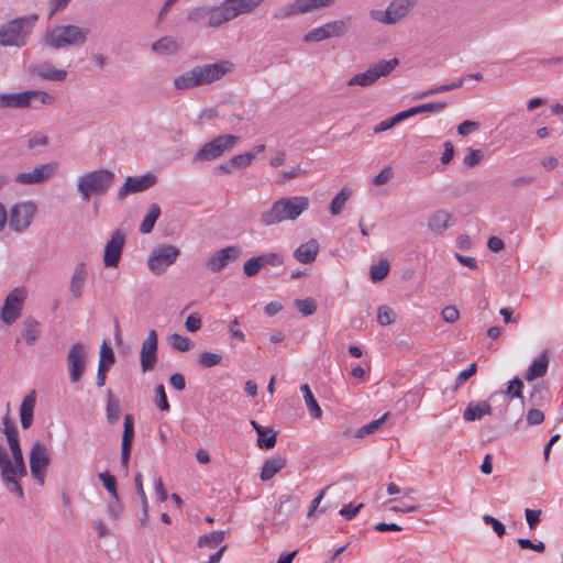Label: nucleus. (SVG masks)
Wrapping results in <instances>:
<instances>
[{
    "label": "nucleus",
    "mask_w": 563,
    "mask_h": 563,
    "mask_svg": "<svg viewBox=\"0 0 563 563\" xmlns=\"http://www.w3.org/2000/svg\"><path fill=\"white\" fill-rule=\"evenodd\" d=\"M350 18L327 22L307 32L303 36L306 43H317L331 37L345 35L350 30Z\"/></svg>",
    "instance_id": "obj_10"
},
{
    "label": "nucleus",
    "mask_w": 563,
    "mask_h": 563,
    "mask_svg": "<svg viewBox=\"0 0 563 563\" xmlns=\"http://www.w3.org/2000/svg\"><path fill=\"white\" fill-rule=\"evenodd\" d=\"M476 364L472 363L468 368L459 373L455 379V387L459 388L462 386L470 377H472L476 373Z\"/></svg>",
    "instance_id": "obj_64"
},
{
    "label": "nucleus",
    "mask_w": 563,
    "mask_h": 563,
    "mask_svg": "<svg viewBox=\"0 0 563 563\" xmlns=\"http://www.w3.org/2000/svg\"><path fill=\"white\" fill-rule=\"evenodd\" d=\"M252 427L257 433V445L261 449H273L276 445L277 437L272 429L262 427L256 421H251Z\"/></svg>",
    "instance_id": "obj_29"
},
{
    "label": "nucleus",
    "mask_w": 563,
    "mask_h": 563,
    "mask_svg": "<svg viewBox=\"0 0 563 563\" xmlns=\"http://www.w3.org/2000/svg\"><path fill=\"white\" fill-rule=\"evenodd\" d=\"M390 265L387 260H380L377 264L372 265L369 268V276L372 282L377 283L383 280L389 273Z\"/></svg>",
    "instance_id": "obj_46"
},
{
    "label": "nucleus",
    "mask_w": 563,
    "mask_h": 563,
    "mask_svg": "<svg viewBox=\"0 0 563 563\" xmlns=\"http://www.w3.org/2000/svg\"><path fill=\"white\" fill-rule=\"evenodd\" d=\"M320 250V245L316 239H310L306 243L300 244L294 251V257L301 264H310L314 262Z\"/></svg>",
    "instance_id": "obj_27"
},
{
    "label": "nucleus",
    "mask_w": 563,
    "mask_h": 563,
    "mask_svg": "<svg viewBox=\"0 0 563 563\" xmlns=\"http://www.w3.org/2000/svg\"><path fill=\"white\" fill-rule=\"evenodd\" d=\"M286 465V460L284 457H273L266 460L261 471V479L263 482L269 481L273 478L282 468Z\"/></svg>",
    "instance_id": "obj_33"
},
{
    "label": "nucleus",
    "mask_w": 563,
    "mask_h": 563,
    "mask_svg": "<svg viewBox=\"0 0 563 563\" xmlns=\"http://www.w3.org/2000/svg\"><path fill=\"white\" fill-rule=\"evenodd\" d=\"M234 18L236 12L230 7V2L224 0L219 7H209L208 26L218 27Z\"/></svg>",
    "instance_id": "obj_23"
},
{
    "label": "nucleus",
    "mask_w": 563,
    "mask_h": 563,
    "mask_svg": "<svg viewBox=\"0 0 563 563\" xmlns=\"http://www.w3.org/2000/svg\"><path fill=\"white\" fill-rule=\"evenodd\" d=\"M114 178V173L107 168L86 172L77 178V191L81 200L88 202L92 195H104L112 187Z\"/></svg>",
    "instance_id": "obj_3"
},
{
    "label": "nucleus",
    "mask_w": 563,
    "mask_h": 563,
    "mask_svg": "<svg viewBox=\"0 0 563 563\" xmlns=\"http://www.w3.org/2000/svg\"><path fill=\"white\" fill-rule=\"evenodd\" d=\"M30 107L29 90L10 93H0V109H25Z\"/></svg>",
    "instance_id": "obj_26"
},
{
    "label": "nucleus",
    "mask_w": 563,
    "mask_h": 563,
    "mask_svg": "<svg viewBox=\"0 0 563 563\" xmlns=\"http://www.w3.org/2000/svg\"><path fill=\"white\" fill-rule=\"evenodd\" d=\"M517 542L520 549L522 550L529 549L540 553L544 552L545 550V544L542 541L533 543L531 540L527 538H519Z\"/></svg>",
    "instance_id": "obj_60"
},
{
    "label": "nucleus",
    "mask_w": 563,
    "mask_h": 563,
    "mask_svg": "<svg viewBox=\"0 0 563 563\" xmlns=\"http://www.w3.org/2000/svg\"><path fill=\"white\" fill-rule=\"evenodd\" d=\"M255 158V153H243L235 155L231 158L233 167L236 169L245 168L250 166Z\"/></svg>",
    "instance_id": "obj_54"
},
{
    "label": "nucleus",
    "mask_w": 563,
    "mask_h": 563,
    "mask_svg": "<svg viewBox=\"0 0 563 563\" xmlns=\"http://www.w3.org/2000/svg\"><path fill=\"white\" fill-rule=\"evenodd\" d=\"M446 108V102H428L413 107L415 114L424 112H440Z\"/></svg>",
    "instance_id": "obj_52"
},
{
    "label": "nucleus",
    "mask_w": 563,
    "mask_h": 563,
    "mask_svg": "<svg viewBox=\"0 0 563 563\" xmlns=\"http://www.w3.org/2000/svg\"><path fill=\"white\" fill-rule=\"evenodd\" d=\"M549 366V357L545 353L540 354L529 366L525 378L528 382L534 380L545 375Z\"/></svg>",
    "instance_id": "obj_32"
},
{
    "label": "nucleus",
    "mask_w": 563,
    "mask_h": 563,
    "mask_svg": "<svg viewBox=\"0 0 563 563\" xmlns=\"http://www.w3.org/2000/svg\"><path fill=\"white\" fill-rule=\"evenodd\" d=\"M262 267V263L258 256H254L244 263L243 271L247 277L255 276Z\"/></svg>",
    "instance_id": "obj_58"
},
{
    "label": "nucleus",
    "mask_w": 563,
    "mask_h": 563,
    "mask_svg": "<svg viewBox=\"0 0 563 563\" xmlns=\"http://www.w3.org/2000/svg\"><path fill=\"white\" fill-rule=\"evenodd\" d=\"M241 252L242 251L240 246H227L216 252L211 257H209L205 266L207 269L213 273L221 272L229 265V263L236 261L241 255Z\"/></svg>",
    "instance_id": "obj_19"
},
{
    "label": "nucleus",
    "mask_w": 563,
    "mask_h": 563,
    "mask_svg": "<svg viewBox=\"0 0 563 563\" xmlns=\"http://www.w3.org/2000/svg\"><path fill=\"white\" fill-rule=\"evenodd\" d=\"M48 451L44 443L36 441L30 449V470L34 479L40 484H44L45 472L49 465Z\"/></svg>",
    "instance_id": "obj_14"
},
{
    "label": "nucleus",
    "mask_w": 563,
    "mask_h": 563,
    "mask_svg": "<svg viewBox=\"0 0 563 563\" xmlns=\"http://www.w3.org/2000/svg\"><path fill=\"white\" fill-rule=\"evenodd\" d=\"M125 242V234L115 230L104 245L103 264L106 267H117Z\"/></svg>",
    "instance_id": "obj_18"
},
{
    "label": "nucleus",
    "mask_w": 563,
    "mask_h": 563,
    "mask_svg": "<svg viewBox=\"0 0 563 563\" xmlns=\"http://www.w3.org/2000/svg\"><path fill=\"white\" fill-rule=\"evenodd\" d=\"M225 534L227 532L224 530H214L209 534L201 536L198 539V547L214 549L224 540Z\"/></svg>",
    "instance_id": "obj_40"
},
{
    "label": "nucleus",
    "mask_w": 563,
    "mask_h": 563,
    "mask_svg": "<svg viewBox=\"0 0 563 563\" xmlns=\"http://www.w3.org/2000/svg\"><path fill=\"white\" fill-rule=\"evenodd\" d=\"M159 216L161 207L157 203H151L140 224V232L144 234L151 233Z\"/></svg>",
    "instance_id": "obj_34"
},
{
    "label": "nucleus",
    "mask_w": 563,
    "mask_h": 563,
    "mask_svg": "<svg viewBox=\"0 0 563 563\" xmlns=\"http://www.w3.org/2000/svg\"><path fill=\"white\" fill-rule=\"evenodd\" d=\"M168 343L170 344V346L178 351V352H187L189 350H191L195 345L194 341L187 336H183L178 333H173L169 338H168Z\"/></svg>",
    "instance_id": "obj_44"
},
{
    "label": "nucleus",
    "mask_w": 563,
    "mask_h": 563,
    "mask_svg": "<svg viewBox=\"0 0 563 563\" xmlns=\"http://www.w3.org/2000/svg\"><path fill=\"white\" fill-rule=\"evenodd\" d=\"M57 163L40 164L31 169L19 173L14 181L20 185H38L51 179L57 172Z\"/></svg>",
    "instance_id": "obj_15"
},
{
    "label": "nucleus",
    "mask_w": 563,
    "mask_h": 563,
    "mask_svg": "<svg viewBox=\"0 0 563 563\" xmlns=\"http://www.w3.org/2000/svg\"><path fill=\"white\" fill-rule=\"evenodd\" d=\"M333 3L334 0H294L280 8L274 16L276 19H287L294 15L306 14L328 8Z\"/></svg>",
    "instance_id": "obj_12"
},
{
    "label": "nucleus",
    "mask_w": 563,
    "mask_h": 563,
    "mask_svg": "<svg viewBox=\"0 0 563 563\" xmlns=\"http://www.w3.org/2000/svg\"><path fill=\"white\" fill-rule=\"evenodd\" d=\"M30 92V106L33 100H38L42 104H51L54 101V97L46 91L42 90H29Z\"/></svg>",
    "instance_id": "obj_62"
},
{
    "label": "nucleus",
    "mask_w": 563,
    "mask_h": 563,
    "mask_svg": "<svg viewBox=\"0 0 563 563\" xmlns=\"http://www.w3.org/2000/svg\"><path fill=\"white\" fill-rule=\"evenodd\" d=\"M399 64L398 58L388 60H379L371 65L364 73H358L351 77L347 81L349 86L369 87L374 85L380 77L388 76Z\"/></svg>",
    "instance_id": "obj_8"
},
{
    "label": "nucleus",
    "mask_w": 563,
    "mask_h": 563,
    "mask_svg": "<svg viewBox=\"0 0 563 563\" xmlns=\"http://www.w3.org/2000/svg\"><path fill=\"white\" fill-rule=\"evenodd\" d=\"M157 361V333L150 330L146 339L143 341L140 352V362L142 372L146 373L154 368Z\"/></svg>",
    "instance_id": "obj_20"
},
{
    "label": "nucleus",
    "mask_w": 563,
    "mask_h": 563,
    "mask_svg": "<svg viewBox=\"0 0 563 563\" xmlns=\"http://www.w3.org/2000/svg\"><path fill=\"white\" fill-rule=\"evenodd\" d=\"M482 159L483 154L481 150L467 148L466 154L463 158V164L466 167L471 168L479 164Z\"/></svg>",
    "instance_id": "obj_53"
},
{
    "label": "nucleus",
    "mask_w": 563,
    "mask_h": 563,
    "mask_svg": "<svg viewBox=\"0 0 563 563\" xmlns=\"http://www.w3.org/2000/svg\"><path fill=\"white\" fill-rule=\"evenodd\" d=\"M41 334L40 323L34 319L24 322L23 338L29 345H33Z\"/></svg>",
    "instance_id": "obj_41"
},
{
    "label": "nucleus",
    "mask_w": 563,
    "mask_h": 563,
    "mask_svg": "<svg viewBox=\"0 0 563 563\" xmlns=\"http://www.w3.org/2000/svg\"><path fill=\"white\" fill-rule=\"evenodd\" d=\"M239 137L232 134H223L205 143L194 155V162H211L221 157L227 151L232 150Z\"/></svg>",
    "instance_id": "obj_6"
},
{
    "label": "nucleus",
    "mask_w": 563,
    "mask_h": 563,
    "mask_svg": "<svg viewBox=\"0 0 563 563\" xmlns=\"http://www.w3.org/2000/svg\"><path fill=\"white\" fill-rule=\"evenodd\" d=\"M179 47V43L173 36H164L152 44V49L162 55L174 54Z\"/></svg>",
    "instance_id": "obj_35"
},
{
    "label": "nucleus",
    "mask_w": 563,
    "mask_h": 563,
    "mask_svg": "<svg viewBox=\"0 0 563 563\" xmlns=\"http://www.w3.org/2000/svg\"><path fill=\"white\" fill-rule=\"evenodd\" d=\"M66 362L70 382H79L85 373L87 363L85 345L80 342L73 344L68 350Z\"/></svg>",
    "instance_id": "obj_16"
},
{
    "label": "nucleus",
    "mask_w": 563,
    "mask_h": 563,
    "mask_svg": "<svg viewBox=\"0 0 563 563\" xmlns=\"http://www.w3.org/2000/svg\"><path fill=\"white\" fill-rule=\"evenodd\" d=\"M465 81V78H459L457 80H454L450 84H443V85H439V86H434L432 88H429L428 90H424L420 93H418L415 99H423V98H427L429 96H433V95H437V93H442V92H446V91H451V90H454V89H457L460 87L463 86Z\"/></svg>",
    "instance_id": "obj_36"
},
{
    "label": "nucleus",
    "mask_w": 563,
    "mask_h": 563,
    "mask_svg": "<svg viewBox=\"0 0 563 563\" xmlns=\"http://www.w3.org/2000/svg\"><path fill=\"white\" fill-rule=\"evenodd\" d=\"M35 407L34 391L26 395L20 406V420L23 429H29L33 422V411Z\"/></svg>",
    "instance_id": "obj_31"
},
{
    "label": "nucleus",
    "mask_w": 563,
    "mask_h": 563,
    "mask_svg": "<svg viewBox=\"0 0 563 563\" xmlns=\"http://www.w3.org/2000/svg\"><path fill=\"white\" fill-rule=\"evenodd\" d=\"M300 390L302 391L306 406H307L308 410L310 411L311 416L314 417L316 419H320L322 416V410H321L318 401L316 400L309 385L308 384L301 385Z\"/></svg>",
    "instance_id": "obj_38"
},
{
    "label": "nucleus",
    "mask_w": 563,
    "mask_h": 563,
    "mask_svg": "<svg viewBox=\"0 0 563 563\" xmlns=\"http://www.w3.org/2000/svg\"><path fill=\"white\" fill-rule=\"evenodd\" d=\"M87 268L85 263H78L75 266L71 279H70V286L69 291L71 296L76 299L80 298L84 294V287L87 279Z\"/></svg>",
    "instance_id": "obj_28"
},
{
    "label": "nucleus",
    "mask_w": 563,
    "mask_h": 563,
    "mask_svg": "<svg viewBox=\"0 0 563 563\" xmlns=\"http://www.w3.org/2000/svg\"><path fill=\"white\" fill-rule=\"evenodd\" d=\"M228 63H214L194 67L199 86L211 84L220 79L227 71Z\"/></svg>",
    "instance_id": "obj_21"
},
{
    "label": "nucleus",
    "mask_w": 563,
    "mask_h": 563,
    "mask_svg": "<svg viewBox=\"0 0 563 563\" xmlns=\"http://www.w3.org/2000/svg\"><path fill=\"white\" fill-rule=\"evenodd\" d=\"M49 144V139L43 132H35L27 139L26 146L29 150H36L38 147H46Z\"/></svg>",
    "instance_id": "obj_47"
},
{
    "label": "nucleus",
    "mask_w": 563,
    "mask_h": 563,
    "mask_svg": "<svg viewBox=\"0 0 563 563\" xmlns=\"http://www.w3.org/2000/svg\"><path fill=\"white\" fill-rule=\"evenodd\" d=\"M199 86L195 68L175 77L174 87L178 90H186Z\"/></svg>",
    "instance_id": "obj_39"
},
{
    "label": "nucleus",
    "mask_w": 563,
    "mask_h": 563,
    "mask_svg": "<svg viewBox=\"0 0 563 563\" xmlns=\"http://www.w3.org/2000/svg\"><path fill=\"white\" fill-rule=\"evenodd\" d=\"M107 420L113 424L119 420L120 417V402L111 390H108V401L106 407Z\"/></svg>",
    "instance_id": "obj_42"
},
{
    "label": "nucleus",
    "mask_w": 563,
    "mask_h": 563,
    "mask_svg": "<svg viewBox=\"0 0 563 563\" xmlns=\"http://www.w3.org/2000/svg\"><path fill=\"white\" fill-rule=\"evenodd\" d=\"M258 257L262 263V267H265V266L276 267V266L283 265V263H284L283 256L278 253H265V254L258 255Z\"/></svg>",
    "instance_id": "obj_55"
},
{
    "label": "nucleus",
    "mask_w": 563,
    "mask_h": 563,
    "mask_svg": "<svg viewBox=\"0 0 563 563\" xmlns=\"http://www.w3.org/2000/svg\"><path fill=\"white\" fill-rule=\"evenodd\" d=\"M418 0H391L385 10L372 9L368 14L373 21L391 25L404 19Z\"/></svg>",
    "instance_id": "obj_7"
},
{
    "label": "nucleus",
    "mask_w": 563,
    "mask_h": 563,
    "mask_svg": "<svg viewBox=\"0 0 563 563\" xmlns=\"http://www.w3.org/2000/svg\"><path fill=\"white\" fill-rule=\"evenodd\" d=\"M185 328L189 332H197L201 328L200 314L197 312L190 313L185 321Z\"/></svg>",
    "instance_id": "obj_63"
},
{
    "label": "nucleus",
    "mask_w": 563,
    "mask_h": 563,
    "mask_svg": "<svg viewBox=\"0 0 563 563\" xmlns=\"http://www.w3.org/2000/svg\"><path fill=\"white\" fill-rule=\"evenodd\" d=\"M352 195V190L349 187H343L330 202V213L338 216L342 212L346 201Z\"/></svg>",
    "instance_id": "obj_37"
},
{
    "label": "nucleus",
    "mask_w": 563,
    "mask_h": 563,
    "mask_svg": "<svg viewBox=\"0 0 563 563\" xmlns=\"http://www.w3.org/2000/svg\"><path fill=\"white\" fill-rule=\"evenodd\" d=\"M522 390V380L518 377H515L509 382L506 394L511 398H523Z\"/></svg>",
    "instance_id": "obj_56"
},
{
    "label": "nucleus",
    "mask_w": 563,
    "mask_h": 563,
    "mask_svg": "<svg viewBox=\"0 0 563 563\" xmlns=\"http://www.w3.org/2000/svg\"><path fill=\"white\" fill-rule=\"evenodd\" d=\"M25 298L26 290L23 287H16L8 294L0 311L3 323L10 325L20 318Z\"/></svg>",
    "instance_id": "obj_13"
},
{
    "label": "nucleus",
    "mask_w": 563,
    "mask_h": 563,
    "mask_svg": "<svg viewBox=\"0 0 563 563\" xmlns=\"http://www.w3.org/2000/svg\"><path fill=\"white\" fill-rule=\"evenodd\" d=\"M221 355L213 352H203L198 356V363L200 366L209 368L221 363Z\"/></svg>",
    "instance_id": "obj_49"
},
{
    "label": "nucleus",
    "mask_w": 563,
    "mask_h": 563,
    "mask_svg": "<svg viewBox=\"0 0 563 563\" xmlns=\"http://www.w3.org/2000/svg\"><path fill=\"white\" fill-rule=\"evenodd\" d=\"M490 413L492 407L487 401H472L464 410L463 418L465 421H475Z\"/></svg>",
    "instance_id": "obj_30"
},
{
    "label": "nucleus",
    "mask_w": 563,
    "mask_h": 563,
    "mask_svg": "<svg viewBox=\"0 0 563 563\" xmlns=\"http://www.w3.org/2000/svg\"><path fill=\"white\" fill-rule=\"evenodd\" d=\"M209 15V5H202L191 9L187 14V20L190 22H199L202 20H208Z\"/></svg>",
    "instance_id": "obj_57"
},
{
    "label": "nucleus",
    "mask_w": 563,
    "mask_h": 563,
    "mask_svg": "<svg viewBox=\"0 0 563 563\" xmlns=\"http://www.w3.org/2000/svg\"><path fill=\"white\" fill-rule=\"evenodd\" d=\"M115 362V356L112 347L103 341L100 346V360L99 364H103L104 367H111Z\"/></svg>",
    "instance_id": "obj_48"
},
{
    "label": "nucleus",
    "mask_w": 563,
    "mask_h": 563,
    "mask_svg": "<svg viewBox=\"0 0 563 563\" xmlns=\"http://www.w3.org/2000/svg\"><path fill=\"white\" fill-rule=\"evenodd\" d=\"M156 176L152 173L140 175L137 177L129 176L117 192V201H124L129 195L139 194L147 190L156 184Z\"/></svg>",
    "instance_id": "obj_17"
},
{
    "label": "nucleus",
    "mask_w": 563,
    "mask_h": 563,
    "mask_svg": "<svg viewBox=\"0 0 563 563\" xmlns=\"http://www.w3.org/2000/svg\"><path fill=\"white\" fill-rule=\"evenodd\" d=\"M37 15L14 19L0 27V45L16 46L25 45L26 38L31 33Z\"/></svg>",
    "instance_id": "obj_5"
},
{
    "label": "nucleus",
    "mask_w": 563,
    "mask_h": 563,
    "mask_svg": "<svg viewBox=\"0 0 563 563\" xmlns=\"http://www.w3.org/2000/svg\"><path fill=\"white\" fill-rule=\"evenodd\" d=\"M310 206L306 196H290L276 200L272 207L262 212L261 221L264 225H274L284 221H295Z\"/></svg>",
    "instance_id": "obj_2"
},
{
    "label": "nucleus",
    "mask_w": 563,
    "mask_h": 563,
    "mask_svg": "<svg viewBox=\"0 0 563 563\" xmlns=\"http://www.w3.org/2000/svg\"><path fill=\"white\" fill-rule=\"evenodd\" d=\"M3 433L5 435L11 457L7 449L0 444V476L8 490L19 498H23L24 492L20 478L27 475L26 464L20 445L19 432L15 424L5 415L2 418Z\"/></svg>",
    "instance_id": "obj_1"
},
{
    "label": "nucleus",
    "mask_w": 563,
    "mask_h": 563,
    "mask_svg": "<svg viewBox=\"0 0 563 563\" xmlns=\"http://www.w3.org/2000/svg\"><path fill=\"white\" fill-rule=\"evenodd\" d=\"M395 320L394 311L387 306H380L377 313V322L380 325H388Z\"/></svg>",
    "instance_id": "obj_59"
},
{
    "label": "nucleus",
    "mask_w": 563,
    "mask_h": 563,
    "mask_svg": "<svg viewBox=\"0 0 563 563\" xmlns=\"http://www.w3.org/2000/svg\"><path fill=\"white\" fill-rule=\"evenodd\" d=\"M30 71L43 80L64 81L67 77L65 69L56 68L51 62L44 60L31 66Z\"/></svg>",
    "instance_id": "obj_22"
},
{
    "label": "nucleus",
    "mask_w": 563,
    "mask_h": 563,
    "mask_svg": "<svg viewBox=\"0 0 563 563\" xmlns=\"http://www.w3.org/2000/svg\"><path fill=\"white\" fill-rule=\"evenodd\" d=\"M453 224V216L443 209L434 211L428 218V229L438 235H442Z\"/></svg>",
    "instance_id": "obj_25"
},
{
    "label": "nucleus",
    "mask_w": 563,
    "mask_h": 563,
    "mask_svg": "<svg viewBox=\"0 0 563 563\" xmlns=\"http://www.w3.org/2000/svg\"><path fill=\"white\" fill-rule=\"evenodd\" d=\"M387 417H388V412L384 413L380 418L364 424L363 427H361L360 429L356 430L355 438L362 439V438H365V437L376 432L382 427V424L385 422Z\"/></svg>",
    "instance_id": "obj_45"
},
{
    "label": "nucleus",
    "mask_w": 563,
    "mask_h": 563,
    "mask_svg": "<svg viewBox=\"0 0 563 563\" xmlns=\"http://www.w3.org/2000/svg\"><path fill=\"white\" fill-rule=\"evenodd\" d=\"M99 478L110 495L114 499H118L117 481L114 476H112L109 472H103L99 474Z\"/></svg>",
    "instance_id": "obj_51"
},
{
    "label": "nucleus",
    "mask_w": 563,
    "mask_h": 563,
    "mask_svg": "<svg viewBox=\"0 0 563 563\" xmlns=\"http://www.w3.org/2000/svg\"><path fill=\"white\" fill-rule=\"evenodd\" d=\"M263 1L264 0H228V2H230V7L234 12H236V16L251 12Z\"/></svg>",
    "instance_id": "obj_43"
},
{
    "label": "nucleus",
    "mask_w": 563,
    "mask_h": 563,
    "mask_svg": "<svg viewBox=\"0 0 563 563\" xmlns=\"http://www.w3.org/2000/svg\"><path fill=\"white\" fill-rule=\"evenodd\" d=\"M295 305L305 317L313 314L317 310L316 300L312 298L297 299Z\"/></svg>",
    "instance_id": "obj_50"
},
{
    "label": "nucleus",
    "mask_w": 563,
    "mask_h": 563,
    "mask_svg": "<svg viewBox=\"0 0 563 563\" xmlns=\"http://www.w3.org/2000/svg\"><path fill=\"white\" fill-rule=\"evenodd\" d=\"M483 521L486 525L490 526L498 537L501 538L503 536H505V533H506L505 526L499 520L494 518L493 516L484 515L483 516Z\"/></svg>",
    "instance_id": "obj_61"
},
{
    "label": "nucleus",
    "mask_w": 563,
    "mask_h": 563,
    "mask_svg": "<svg viewBox=\"0 0 563 563\" xmlns=\"http://www.w3.org/2000/svg\"><path fill=\"white\" fill-rule=\"evenodd\" d=\"M179 254L180 251L174 245H157L147 260L148 269L155 275H162L176 262Z\"/></svg>",
    "instance_id": "obj_11"
},
{
    "label": "nucleus",
    "mask_w": 563,
    "mask_h": 563,
    "mask_svg": "<svg viewBox=\"0 0 563 563\" xmlns=\"http://www.w3.org/2000/svg\"><path fill=\"white\" fill-rule=\"evenodd\" d=\"M90 30L75 24L58 25L46 31L45 45L59 49L66 46H81L87 42Z\"/></svg>",
    "instance_id": "obj_4"
},
{
    "label": "nucleus",
    "mask_w": 563,
    "mask_h": 563,
    "mask_svg": "<svg viewBox=\"0 0 563 563\" xmlns=\"http://www.w3.org/2000/svg\"><path fill=\"white\" fill-rule=\"evenodd\" d=\"M133 437H134L133 417H132V415H125L124 423H123L122 444H121V465L125 470H128Z\"/></svg>",
    "instance_id": "obj_24"
},
{
    "label": "nucleus",
    "mask_w": 563,
    "mask_h": 563,
    "mask_svg": "<svg viewBox=\"0 0 563 563\" xmlns=\"http://www.w3.org/2000/svg\"><path fill=\"white\" fill-rule=\"evenodd\" d=\"M37 207L35 202L20 201L13 205L8 213V223L15 233L26 231L33 222Z\"/></svg>",
    "instance_id": "obj_9"
}]
</instances>
